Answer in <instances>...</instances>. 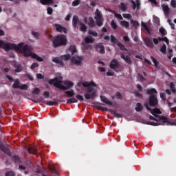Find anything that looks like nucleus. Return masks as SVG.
<instances>
[{
  "instance_id": "obj_1",
  "label": "nucleus",
  "mask_w": 176,
  "mask_h": 176,
  "mask_svg": "<svg viewBox=\"0 0 176 176\" xmlns=\"http://www.w3.org/2000/svg\"><path fill=\"white\" fill-rule=\"evenodd\" d=\"M32 47L30 45H25L24 43H19L18 52L23 54L25 57L31 56L32 58L36 59L37 60L42 62L43 60L42 58L39 57L35 53H32Z\"/></svg>"
},
{
  "instance_id": "obj_2",
  "label": "nucleus",
  "mask_w": 176,
  "mask_h": 176,
  "mask_svg": "<svg viewBox=\"0 0 176 176\" xmlns=\"http://www.w3.org/2000/svg\"><path fill=\"white\" fill-rule=\"evenodd\" d=\"M61 82L62 81L58 80L57 78L51 79L49 82L50 85H53L56 88L63 91L69 89L70 88L74 86V82L72 81H69V80L63 81V84L65 85V86L62 85Z\"/></svg>"
},
{
  "instance_id": "obj_3",
  "label": "nucleus",
  "mask_w": 176,
  "mask_h": 176,
  "mask_svg": "<svg viewBox=\"0 0 176 176\" xmlns=\"http://www.w3.org/2000/svg\"><path fill=\"white\" fill-rule=\"evenodd\" d=\"M53 47L56 48L61 46H65L67 44V40L65 35L60 34L56 36L52 40Z\"/></svg>"
},
{
  "instance_id": "obj_4",
  "label": "nucleus",
  "mask_w": 176,
  "mask_h": 176,
  "mask_svg": "<svg viewBox=\"0 0 176 176\" xmlns=\"http://www.w3.org/2000/svg\"><path fill=\"white\" fill-rule=\"evenodd\" d=\"M82 86L84 87H87V93L84 94L85 99H94L96 95V91H94V88L89 87V83L88 82H83Z\"/></svg>"
},
{
  "instance_id": "obj_5",
  "label": "nucleus",
  "mask_w": 176,
  "mask_h": 176,
  "mask_svg": "<svg viewBox=\"0 0 176 176\" xmlns=\"http://www.w3.org/2000/svg\"><path fill=\"white\" fill-rule=\"evenodd\" d=\"M0 47L4 49L6 51L8 50H15L16 52L19 51V44L16 45L14 43H5L3 41L0 40Z\"/></svg>"
},
{
  "instance_id": "obj_6",
  "label": "nucleus",
  "mask_w": 176,
  "mask_h": 176,
  "mask_svg": "<svg viewBox=\"0 0 176 176\" xmlns=\"http://www.w3.org/2000/svg\"><path fill=\"white\" fill-rule=\"evenodd\" d=\"M82 56H73L71 59L72 63L78 66H80L82 64Z\"/></svg>"
},
{
  "instance_id": "obj_7",
  "label": "nucleus",
  "mask_w": 176,
  "mask_h": 176,
  "mask_svg": "<svg viewBox=\"0 0 176 176\" xmlns=\"http://www.w3.org/2000/svg\"><path fill=\"white\" fill-rule=\"evenodd\" d=\"M144 106L146 107V108L148 111H150V112H151L155 117L159 118V116H158V114H161L162 112H161V111H160L159 109L155 108V109H151L148 107V104H146V103L144 104Z\"/></svg>"
},
{
  "instance_id": "obj_8",
  "label": "nucleus",
  "mask_w": 176,
  "mask_h": 176,
  "mask_svg": "<svg viewBox=\"0 0 176 176\" xmlns=\"http://www.w3.org/2000/svg\"><path fill=\"white\" fill-rule=\"evenodd\" d=\"M148 104L151 107H155V106L157 105L158 100H157V96L155 95L150 96V97L148 98Z\"/></svg>"
},
{
  "instance_id": "obj_9",
  "label": "nucleus",
  "mask_w": 176,
  "mask_h": 176,
  "mask_svg": "<svg viewBox=\"0 0 176 176\" xmlns=\"http://www.w3.org/2000/svg\"><path fill=\"white\" fill-rule=\"evenodd\" d=\"M0 151L8 155V156H11L10 150L1 142H0Z\"/></svg>"
},
{
  "instance_id": "obj_10",
  "label": "nucleus",
  "mask_w": 176,
  "mask_h": 176,
  "mask_svg": "<svg viewBox=\"0 0 176 176\" xmlns=\"http://www.w3.org/2000/svg\"><path fill=\"white\" fill-rule=\"evenodd\" d=\"M109 67H110L111 69H112L113 70H116V69L120 68V65L119 62L116 59H113L110 62Z\"/></svg>"
},
{
  "instance_id": "obj_11",
  "label": "nucleus",
  "mask_w": 176,
  "mask_h": 176,
  "mask_svg": "<svg viewBox=\"0 0 176 176\" xmlns=\"http://www.w3.org/2000/svg\"><path fill=\"white\" fill-rule=\"evenodd\" d=\"M157 118H155V117L150 116L149 118L152 120H155L157 122H160V121H162L163 123L165 122H168V118H166L165 116H159V117H156Z\"/></svg>"
},
{
  "instance_id": "obj_12",
  "label": "nucleus",
  "mask_w": 176,
  "mask_h": 176,
  "mask_svg": "<svg viewBox=\"0 0 176 176\" xmlns=\"http://www.w3.org/2000/svg\"><path fill=\"white\" fill-rule=\"evenodd\" d=\"M54 26L56 28V31L58 32H63L65 34H66L67 32V29L61 26L59 24L56 23L54 25Z\"/></svg>"
},
{
  "instance_id": "obj_13",
  "label": "nucleus",
  "mask_w": 176,
  "mask_h": 176,
  "mask_svg": "<svg viewBox=\"0 0 176 176\" xmlns=\"http://www.w3.org/2000/svg\"><path fill=\"white\" fill-rule=\"evenodd\" d=\"M96 49L98 52H100L101 54L105 53L104 47L102 43H100L96 45Z\"/></svg>"
},
{
  "instance_id": "obj_14",
  "label": "nucleus",
  "mask_w": 176,
  "mask_h": 176,
  "mask_svg": "<svg viewBox=\"0 0 176 176\" xmlns=\"http://www.w3.org/2000/svg\"><path fill=\"white\" fill-rule=\"evenodd\" d=\"M28 152L30 154V155H36V152H37V148L36 146H30L28 148H27Z\"/></svg>"
},
{
  "instance_id": "obj_15",
  "label": "nucleus",
  "mask_w": 176,
  "mask_h": 176,
  "mask_svg": "<svg viewBox=\"0 0 176 176\" xmlns=\"http://www.w3.org/2000/svg\"><path fill=\"white\" fill-rule=\"evenodd\" d=\"M120 57L124 60V61L129 64L131 65L132 63L131 59L130 58V57L129 56H125L124 54H120Z\"/></svg>"
},
{
  "instance_id": "obj_16",
  "label": "nucleus",
  "mask_w": 176,
  "mask_h": 176,
  "mask_svg": "<svg viewBox=\"0 0 176 176\" xmlns=\"http://www.w3.org/2000/svg\"><path fill=\"white\" fill-rule=\"evenodd\" d=\"M80 24L79 19L77 16H74L72 19V25L74 28L77 27L78 24Z\"/></svg>"
},
{
  "instance_id": "obj_17",
  "label": "nucleus",
  "mask_w": 176,
  "mask_h": 176,
  "mask_svg": "<svg viewBox=\"0 0 176 176\" xmlns=\"http://www.w3.org/2000/svg\"><path fill=\"white\" fill-rule=\"evenodd\" d=\"M100 99L103 102H104L109 105H111V106L113 105V102L109 100V99L107 98H106L105 96H101Z\"/></svg>"
},
{
  "instance_id": "obj_18",
  "label": "nucleus",
  "mask_w": 176,
  "mask_h": 176,
  "mask_svg": "<svg viewBox=\"0 0 176 176\" xmlns=\"http://www.w3.org/2000/svg\"><path fill=\"white\" fill-rule=\"evenodd\" d=\"M145 43L146 45V46L148 47L154 48V47H155L152 40L150 38H146L145 41Z\"/></svg>"
},
{
  "instance_id": "obj_19",
  "label": "nucleus",
  "mask_w": 176,
  "mask_h": 176,
  "mask_svg": "<svg viewBox=\"0 0 176 176\" xmlns=\"http://www.w3.org/2000/svg\"><path fill=\"white\" fill-rule=\"evenodd\" d=\"M109 112L117 118H122V115L121 113H118L115 110L110 109Z\"/></svg>"
},
{
  "instance_id": "obj_20",
  "label": "nucleus",
  "mask_w": 176,
  "mask_h": 176,
  "mask_svg": "<svg viewBox=\"0 0 176 176\" xmlns=\"http://www.w3.org/2000/svg\"><path fill=\"white\" fill-rule=\"evenodd\" d=\"M13 82H14V83L13 84L12 87L14 89H19L20 87H21V83L20 82L19 79H16Z\"/></svg>"
},
{
  "instance_id": "obj_21",
  "label": "nucleus",
  "mask_w": 176,
  "mask_h": 176,
  "mask_svg": "<svg viewBox=\"0 0 176 176\" xmlns=\"http://www.w3.org/2000/svg\"><path fill=\"white\" fill-rule=\"evenodd\" d=\"M52 61H53L54 63H57V64H59V65H60V66H62V67L64 66L63 62V61L60 60V58H58V57H55V58H54L53 60H52Z\"/></svg>"
},
{
  "instance_id": "obj_22",
  "label": "nucleus",
  "mask_w": 176,
  "mask_h": 176,
  "mask_svg": "<svg viewBox=\"0 0 176 176\" xmlns=\"http://www.w3.org/2000/svg\"><path fill=\"white\" fill-rule=\"evenodd\" d=\"M94 41H95V38H93L92 36H87V37H85V43H92L94 42Z\"/></svg>"
},
{
  "instance_id": "obj_23",
  "label": "nucleus",
  "mask_w": 176,
  "mask_h": 176,
  "mask_svg": "<svg viewBox=\"0 0 176 176\" xmlns=\"http://www.w3.org/2000/svg\"><path fill=\"white\" fill-rule=\"evenodd\" d=\"M87 24L89 25V26L90 28L94 27V25H95V22H94V19H93L92 17H89V18L88 19Z\"/></svg>"
},
{
  "instance_id": "obj_24",
  "label": "nucleus",
  "mask_w": 176,
  "mask_h": 176,
  "mask_svg": "<svg viewBox=\"0 0 176 176\" xmlns=\"http://www.w3.org/2000/svg\"><path fill=\"white\" fill-rule=\"evenodd\" d=\"M96 21L98 26L101 27L103 25V21H104L103 18L96 19Z\"/></svg>"
},
{
  "instance_id": "obj_25",
  "label": "nucleus",
  "mask_w": 176,
  "mask_h": 176,
  "mask_svg": "<svg viewBox=\"0 0 176 176\" xmlns=\"http://www.w3.org/2000/svg\"><path fill=\"white\" fill-rule=\"evenodd\" d=\"M79 24H80V30L83 32H85L87 30V26L82 22H80Z\"/></svg>"
},
{
  "instance_id": "obj_26",
  "label": "nucleus",
  "mask_w": 176,
  "mask_h": 176,
  "mask_svg": "<svg viewBox=\"0 0 176 176\" xmlns=\"http://www.w3.org/2000/svg\"><path fill=\"white\" fill-rule=\"evenodd\" d=\"M146 92L150 96L157 94V90L155 89H154V88H152V89H147Z\"/></svg>"
},
{
  "instance_id": "obj_27",
  "label": "nucleus",
  "mask_w": 176,
  "mask_h": 176,
  "mask_svg": "<svg viewBox=\"0 0 176 176\" xmlns=\"http://www.w3.org/2000/svg\"><path fill=\"white\" fill-rule=\"evenodd\" d=\"M131 3H133V9L135 10V8L139 9L140 3V1L138 0L136 1V3L133 1H131Z\"/></svg>"
},
{
  "instance_id": "obj_28",
  "label": "nucleus",
  "mask_w": 176,
  "mask_h": 176,
  "mask_svg": "<svg viewBox=\"0 0 176 176\" xmlns=\"http://www.w3.org/2000/svg\"><path fill=\"white\" fill-rule=\"evenodd\" d=\"M162 8H163V10H164V14L166 15L169 14L170 9H169L168 6H166V5H164V6H162Z\"/></svg>"
},
{
  "instance_id": "obj_29",
  "label": "nucleus",
  "mask_w": 176,
  "mask_h": 176,
  "mask_svg": "<svg viewBox=\"0 0 176 176\" xmlns=\"http://www.w3.org/2000/svg\"><path fill=\"white\" fill-rule=\"evenodd\" d=\"M55 1L57 0H40L41 3L43 5L53 3Z\"/></svg>"
},
{
  "instance_id": "obj_30",
  "label": "nucleus",
  "mask_w": 176,
  "mask_h": 176,
  "mask_svg": "<svg viewBox=\"0 0 176 176\" xmlns=\"http://www.w3.org/2000/svg\"><path fill=\"white\" fill-rule=\"evenodd\" d=\"M65 94H66L69 97H72L75 95L74 91L73 89H71L70 91H65Z\"/></svg>"
},
{
  "instance_id": "obj_31",
  "label": "nucleus",
  "mask_w": 176,
  "mask_h": 176,
  "mask_svg": "<svg viewBox=\"0 0 176 176\" xmlns=\"http://www.w3.org/2000/svg\"><path fill=\"white\" fill-rule=\"evenodd\" d=\"M14 67H15V72L19 73V72H21V70H22V66L21 65L16 64L14 65Z\"/></svg>"
},
{
  "instance_id": "obj_32",
  "label": "nucleus",
  "mask_w": 176,
  "mask_h": 176,
  "mask_svg": "<svg viewBox=\"0 0 176 176\" xmlns=\"http://www.w3.org/2000/svg\"><path fill=\"white\" fill-rule=\"evenodd\" d=\"M137 107H135V110L138 112H140L143 109V107L142 106L141 103L138 102L136 105Z\"/></svg>"
},
{
  "instance_id": "obj_33",
  "label": "nucleus",
  "mask_w": 176,
  "mask_h": 176,
  "mask_svg": "<svg viewBox=\"0 0 176 176\" xmlns=\"http://www.w3.org/2000/svg\"><path fill=\"white\" fill-rule=\"evenodd\" d=\"M12 160L14 162V163H19L20 157L18 155H14L12 157Z\"/></svg>"
},
{
  "instance_id": "obj_34",
  "label": "nucleus",
  "mask_w": 176,
  "mask_h": 176,
  "mask_svg": "<svg viewBox=\"0 0 176 176\" xmlns=\"http://www.w3.org/2000/svg\"><path fill=\"white\" fill-rule=\"evenodd\" d=\"M48 170H50V171H51V173L52 174H56V173H57L56 168L53 166H51V165L48 166Z\"/></svg>"
},
{
  "instance_id": "obj_35",
  "label": "nucleus",
  "mask_w": 176,
  "mask_h": 176,
  "mask_svg": "<svg viewBox=\"0 0 176 176\" xmlns=\"http://www.w3.org/2000/svg\"><path fill=\"white\" fill-rule=\"evenodd\" d=\"M78 102V100L74 98H70V99H68L67 100V104H72V103H76Z\"/></svg>"
},
{
  "instance_id": "obj_36",
  "label": "nucleus",
  "mask_w": 176,
  "mask_h": 176,
  "mask_svg": "<svg viewBox=\"0 0 176 176\" xmlns=\"http://www.w3.org/2000/svg\"><path fill=\"white\" fill-rule=\"evenodd\" d=\"M120 24L122 26L125 27L126 28H129V23L126 21H122L120 22Z\"/></svg>"
},
{
  "instance_id": "obj_37",
  "label": "nucleus",
  "mask_w": 176,
  "mask_h": 176,
  "mask_svg": "<svg viewBox=\"0 0 176 176\" xmlns=\"http://www.w3.org/2000/svg\"><path fill=\"white\" fill-rule=\"evenodd\" d=\"M117 45L120 48L122 51H128V50L121 43H118Z\"/></svg>"
},
{
  "instance_id": "obj_38",
  "label": "nucleus",
  "mask_w": 176,
  "mask_h": 176,
  "mask_svg": "<svg viewBox=\"0 0 176 176\" xmlns=\"http://www.w3.org/2000/svg\"><path fill=\"white\" fill-rule=\"evenodd\" d=\"M88 34H90V35H92L94 37H96L98 35V34L96 31H94L92 30H89L88 31Z\"/></svg>"
},
{
  "instance_id": "obj_39",
  "label": "nucleus",
  "mask_w": 176,
  "mask_h": 176,
  "mask_svg": "<svg viewBox=\"0 0 176 176\" xmlns=\"http://www.w3.org/2000/svg\"><path fill=\"white\" fill-rule=\"evenodd\" d=\"M102 18V16L98 9L96 10V17L95 19H100Z\"/></svg>"
},
{
  "instance_id": "obj_40",
  "label": "nucleus",
  "mask_w": 176,
  "mask_h": 176,
  "mask_svg": "<svg viewBox=\"0 0 176 176\" xmlns=\"http://www.w3.org/2000/svg\"><path fill=\"white\" fill-rule=\"evenodd\" d=\"M70 58H71V56L69 54H65L60 56V58L65 60H67L70 59Z\"/></svg>"
},
{
  "instance_id": "obj_41",
  "label": "nucleus",
  "mask_w": 176,
  "mask_h": 176,
  "mask_svg": "<svg viewBox=\"0 0 176 176\" xmlns=\"http://www.w3.org/2000/svg\"><path fill=\"white\" fill-rule=\"evenodd\" d=\"M131 23L133 25V26L136 28L139 26V23L137 21H134L133 19L131 20Z\"/></svg>"
},
{
  "instance_id": "obj_42",
  "label": "nucleus",
  "mask_w": 176,
  "mask_h": 176,
  "mask_svg": "<svg viewBox=\"0 0 176 176\" xmlns=\"http://www.w3.org/2000/svg\"><path fill=\"white\" fill-rule=\"evenodd\" d=\"M120 8L121 10H122L124 12L126 11V10H127V7L124 3H120Z\"/></svg>"
},
{
  "instance_id": "obj_43",
  "label": "nucleus",
  "mask_w": 176,
  "mask_h": 176,
  "mask_svg": "<svg viewBox=\"0 0 176 176\" xmlns=\"http://www.w3.org/2000/svg\"><path fill=\"white\" fill-rule=\"evenodd\" d=\"M170 87L173 93H174V94L176 93V88H175V85L173 82H171L170 83Z\"/></svg>"
},
{
  "instance_id": "obj_44",
  "label": "nucleus",
  "mask_w": 176,
  "mask_h": 176,
  "mask_svg": "<svg viewBox=\"0 0 176 176\" xmlns=\"http://www.w3.org/2000/svg\"><path fill=\"white\" fill-rule=\"evenodd\" d=\"M46 104L47 105H49V106H53V105H58V102H54V101H49V102H46Z\"/></svg>"
},
{
  "instance_id": "obj_45",
  "label": "nucleus",
  "mask_w": 176,
  "mask_h": 176,
  "mask_svg": "<svg viewBox=\"0 0 176 176\" xmlns=\"http://www.w3.org/2000/svg\"><path fill=\"white\" fill-rule=\"evenodd\" d=\"M69 50L72 52V54L76 52V48L75 45H71L69 47Z\"/></svg>"
},
{
  "instance_id": "obj_46",
  "label": "nucleus",
  "mask_w": 176,
  "mask_h": 176,
  "mask_svg": "<svg viewBox=\"0 0 176 176\" xmlns=\"http://www.w3.org/2000/svg\"><path fill=\"white\" fill-rule=\"evenodd\" d=\"M160 51L163 54H166V45L165 44H164L163 46L161 47Z\"/></svg>"
},
{
  "instance_id": "obj_47",
  "label": "nucleus",
  "mask_w": 176,
  "mask_h": 176,
  "mask_svg": "<svg viewBox=\"0 0 176 176\" xmlns=\"http://www.w3.org/2000/svg\"><path fill=\"white\" fill-rule=\"evenodd\" d=\"M111 41L113 43H118V40L113 35L111 36Z\"/></svg>"
},
{
  "instance_id": "obj_48",
  "label": "nucleus",
  "mask_w": 176,
  "mask_h": 176,
  "mask_svg": "<svg viewBox=\"0 0 176 176\" xmlns=\"http://www.w3.org/2000/svg\"><path fill=\"white\" fill-rule=\"evenodd\" d=\"M145 124H148V125H152V126H157V125H160L161 124L160 123H155L154 122H146Z\"/></svg>"
},
{
  "instance_id": "obj_49",
  "label": "nucleus",
  "mask_w": 176,
  "mask_h": 176,
  "mask_svg": "<svg viewBox=\"0 0 176 176\" xmlns=\"http://www.w3.org/2000/svg\"><path fill=\"white\" fill-rule=\"evenodd\" d=\"M80 3V0H75L72 2V6L76 7V6H78Z\"/></svg>"
},
{
  "instance_id": "obj_50",
  "label": "nucleus",
  "mask_w": 176,
  "mask_h": 176,
  "mask_svg": "<svg viewBox=\"0 0 176 176\" xmlns=\"http://www.w3.org/2000/svg\"><path fill=\"white\" fill-rule=\"evenodd\" d=\"M111 28H112L113 30H116V29L118 28L117 24L116 23V22H115L114 21H111Z\"/></svg>"
},
{
  "instance_id": "obj_51",
  "label": "nucleus",
  "mask_w": 176,
  "mask_h": 176,
  "mask_svg": "<svg viewBox=\"0 0 176 176\" xmlns=\"http://www.w3.org/2000/svg\"><path fill=\"white\" fill-rule=\"evenodd\" d=\"M19 89H22V90H28V85L23 84V85H21L20 87H19Z\"/></svg>"
},
{
  "instance_id": "obj_52",
  "label": "nucleus",
  "mask_w": 176,
  "mask_h": 176,
  "mask_svg": "<svg viewBox=\"0 0 176 176\" xmlns=\"http://www.w3.org/2000/svg\"><path fill=\"white\" fill-rule=\"evenodd\" d=\"M32 34L36 38H38L39 36H40V34L38 32H34L32 31Z\"/></svg>"
},
{
  "instance_id": "obj_53",
  "label": "nucleus",
  "mask_w": 176,
  "mask_h": 176,
  "mask_svg": "<svg viewBox=\"0 0 176 176\" xmlns=\"http://www.w3.org/2000/svg\"><path fill=\"white\" fill-rule=\"evenodd\" d=\"M151 58L153 60V63L155 64V66L157 67L158 66L157 60L152 56H151Z\"/></svg>"
},
{
  "instance_id": "obj_54",
  "label": "nucleus",
  "mask_w": 176,
  "mask_h": 176,
  "mask_svg": "<svg viewBox=\"0 0 176 176\" xmlns=\"http://www.w3.org/2000/svg\"><path fill=\"white\" fill-rule=\"evenodd\" d=\"M40 92H41L40 89L36 87L34 89V91H32V94L38 95V94H39Z\"/></svg>"
},
{
  "instance_id": "obj_55",
  "label": "nucleus",
  "mask_w": 176,
  "mask_h": 176,
  "mask_svg": "<svg viewBox=\"0 0 176 176\" xmlns=\"http://www.w3.org/2000/svg\"><path fill=\"white\" fill-rule=\"evenodd\" d=\"M14 175L15 174L12 170H10L6 173V176H14Z\"/></svg>"
},
{
  "instance_id": "obj_56",
  "label": "nucleus",
  "mask_w": 176,
  "mask_h": 176,
  "mask_svg": "<svg viewBox=\"0 0 176 176\" xmlns=\"http://www.w3.org/2000/svg\"><path fill=\"white\" fill-rule=\"evenodd\" d=\"M160 32L162 35H164V36H165V35L166 34V30H165L164 28H161L160 29Z\"/></svg>"
},
{
  "instance_id": "obj_57",
  "label": "nucleus",
  "mask_w": 176,
  "mask_h": 176,
  "mask_svg": "<svg viewBox=\"0 0 176 176\" xmlns=\"http://www.w3.org/2000/svg\"><path fill=\"white\" fill-rule=\"evenodd\" d=\"M116 96L118 99L121 100L122 98V96L120 92H117L116 94Z\"/></svg>"
},
{
  "instance_id": "obj_58",
  "label": "nucleus",
  "mask_w": 176,
  "mask_h": 176,
  "mask_svg": "<svg viewBox=\"0 0 176 176\" xmlns=\"http://www.w3.org/2000/svg\"><path fill=\"white\" fill-rule=\"evenodd\" d=\"M38 67V64L36 63H34L31 65L30 68H31L32 69H34V68Z\"/></svg>"
},
{
  "instance_id": "obj_59",
  "label": "nucleus",
  "mask_w": 176,
  "mask_h": 176,
  "mask_svg": "<svg viewBox=\"0 0 176 176\" xmlns=\"http://www.w3.org/2000/svg\"><path fill=\"white\" fill-rule=\"evenodd\" d=\"M47 11L48 14H52L53 13V9L50 7L47 8Z\"/></svg>"
},
{
  "instance_id": "obj_60",
  "label": "nucleus",
  "mask_w": 176,
  "mask_h": 176,
  "mask_svg": "<svg viewBox=\"0 0 176 176\" xmlns=\"http://www.w3.org/2000/svg\"><path fill=\"white\" fill-rule=\"evenodd\" d=\"M115 16H116V18L120 19V20H122V19H123L122 16L121 14H120L116 13V14H115Z\"/></svg>"
},
{
  "instance_id": "obj_61",
  "label": "nucleus",
  "mask_w": 176,
  "mask_h": 176,
  "mask_svg": "<svg viewBox=\"0 0 176 176\" xmlns=\"http://www.w3.org/2000/svg\"><path fill=\"white\" fill-rule=\"evenodd\" d=\"M123 40H124L125 42H126V43H129V42L130 41V39H129V38L128 36H124L123 37Z\"/></svg>"
},
{
  "instance_id": "obj_62",
  "label": "nucleus",
  "mask_w": 176,
  "mask_h": 176,
  "mask_svg": "<svg viewBox=\"0 0 176 176\" xmlns=\"http://www.w3.org/2000/svg\"><path fill=\"white\" fill-rule=\"evenodd\" d=\"M170 4H171L172 7L176 8V1L175 0H172L170 2Z\"/></svg>"
},
{
  "instance_id": "obj_63",
  "label": "nucleus",
  "mask_w": 176,
  "mask_h": 176,
  "mask_svg": "<svg viewBox=\"0 0 176 176\" xmlns=\"http://www.w3.org/2000/svg\"><path fill=\"white\" fill-rule=\"evenodd\" d=\"M160 97H161V98H162L163 100H166V94H164V93H161V94H160Z\"/></svg>"
},
{
  "instance_id": "obj_64",
  "label": "nucleus",
  "mask_w": 176,
  "mask_h": 176,
  "mask_svg": "<svg viewBox=\"0 0 176 176\" xmlns=\"http://www.w3.org/2000/svg\"><path fill=\"white\" fill-rule=\"evenodd\" d=\"M76 98H77V99H78L80 101H83V100H84L83 97H82V96L79 95V94L76 96Z\"/></svg>"
}]
</instances>
